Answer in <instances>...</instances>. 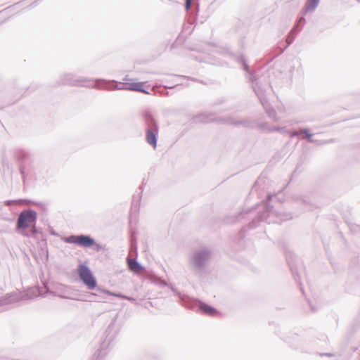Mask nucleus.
I'll use <instances>...</instances> for the list:
<instances>
[{
	"label": "nucleus",
	"instance_id": "9",
	"mask_svg": "<svg viewBox=\"0 0 360 360\" xmlns=\"http://www.w3.org/2000/svg\"><path fill=\"white\" fill-rule=\"evenodd\" d=\"M191 7V0H186V8L188 10Z\"/></svg>",
	"mask_w": 360,
	"mask_h": 360
},
{
	"label": "nucleus",
	"instance_id": "10",
	"mask_svg": "<svg viewBox=\"0 0 360 360\" xmlns=\"http://www.w3.org/2000/svg\"><path fill=\"white\" fill-rule=\"evenodd\" d=\"M303 133H304V134L307 135V138H308L309 139L311 138V134H309V133H308V131H307V130L303 131Z\"/></svg>",
	"mask_w": 360,
	"mask_h": 360
},
{
	"label": "nucleus",
	"instance_id": "8",
	"mask_svg": "<svg viewBox=\"0 0 360 360\" xmlns=\"http://www.w3.org/2000/svg\"><path fill=\"white\" fill-rule=\"evenodd\" d=\"M200 309L205 312L207 314H209V315H214L217 314V311L216 309H214V308L211 307L210 306H208L207 304H202L201 305L200 307Z\"/></svg>",
	"mask_w": 360,
	"mask_h": 360
},
{
	"label": "nucleus",
	"instance_id": "2",
	"mask_svg": "<svg viewBox=\"0 0 360 360\" xmlns=\"http://www.w3.org/2000/svg\"><path fill=\"white\" fill-rule=\"evenodd\" d=\"M78 274L80 278L89 289H94L96 288V280L87 267L84 265H80L78 269Z\"/></svg>",
	"mask_w": 360,
	"mask_h": 360
},
{
	"label": "nucleus",
	"instance_id": "1",
	"mask_svg": "<svg viewBox=\"0 0 360 360\" xmlns=\"http://www.w3.org/2000/svg\"><path fill=\"white\" fill-rule=\"evenodd\" d=\"M37 219V213L34 211H24L20 213L18 219V228L25 229L34 226Z\"/></svg>",
	"mask_w": 360,
	"mask_h": 360
},
{
	"label": "nucleus",
	"instance_id": "5",
	"mask_svg": "<svg viewBox=\"0 0 360 360\" xmlns=\"http://www.w3.org/2000/svg\"><path fill=\"white\" fill-rule=\"evenodd\" d=\"M124 86L121 88L122 89L134 91H140V92H143L145 94H148V92L143 89V86L144 85L143 82H126L124 83Z\"/></svg>",
	"mask_w": 360,
	"mask_h": 360
},
{
	"label": "nucleus",
	"instance_id": "6",
	"mask_svg": "<svg viewBox=\"0 0 360 360\" xmlns=\"http://www.w3.org/2000/svg\"><path fill=\"white\" fill-rule=\"evenodd\" d=\"M127 264L129 269L135 273H140L143 271L142 266H140L138 262L133 259H127Z\"/></svg>",
	"mask_w": 360,
	"mask_h": 360
},
{
	"label": "nucleus",
	"instance_id": "3",
	"mask_svg": "<svg viewBox=\"0 0 360 360\" xmlns=\"http://www.w3.org/2000/svg\"><path fill=\"white\" fill-rule=\"evenodd\" d=\"M69 243L79 245L83 247L89 248L94 244V240L87 236H71L67 239Z\"/></svg>",
	"mask_w": 360,
	"mask_h": 360
},
{
	"label": "nucleus",
	"instance_id": "4",
	"mask_svg": "<svg viewBox=\"0 0 360 360\" xmlns=\"http://www.w3.org/2000/svg\"><path fill=\"white\" fill-rule=\"evenodd\" d=\"M158 133V128L156 126L155 123H153V126L148 127L146 130V141L148 143L151 145L153 148H156L157 146V139L156 136Z\"/></svg>",
	"mask_w": 360,
	"mask_h": 360
},
{
	"label": "nucleus",
	"instance_id": "7",
	"mask_svg": "<svg viewBox=\"0 0 360 360\" xmlns=\"http://www.w3.org/2000/svg\"><path fill=\"white\" fill-rule=\"evenodd\" d=\"M319 2V0H307L305 4V10L307 11H314L318 6Z\"/></svg>",
	"mask_w": 360,
	"mask_h": 360
}]
</instances>
